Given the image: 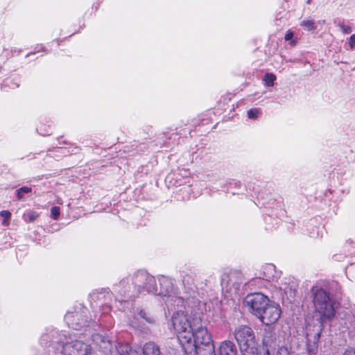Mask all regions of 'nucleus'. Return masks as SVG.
<instances>
[{"label":"nucleus","mask_w":355,"mask_h":355,"mask_svg":"<svg viewBox=\"0 0 355 355\" xmlns=\"http://www.w3.org/2000/svg\"><path fill=\"white\" fill-rule=\"evenodd\" d=\"M31 187H22L16 191V197L18 200H23L24 195L31 193Z\"/></svg>","instance_id":"obj_21"},{"label":"nucleus","mask_w":355,"mask_h":355,"mask_svg":"<svg viewBox=\"0 0 355 355\" xmlns=\"http://www.w3.org/2000/svg\"><path fill=\"white\" fill-rule=\"evenodd\" d=\"M312 302L315 313L320 316V326L327 321H331L336 315V302L330 297L325 289L313 286L311 289Z\"/></svg>","instance_id":"obj_4"},{"label":"nucleus","mask_w":355,"mask_h":355,"mask_svg":"<svg viewBox=\"0 0 355 355\" xmlns=\"http://www.w3.org/2000/svg\"><path fill=\"white\" fill-rule=\"evenodd\" d=\"M92 338L94 343L98 345L105 354L109 352L111 355L112 351H115V348H112L113 344L107 336L101 334H92Z\"/></svg>","instance_id":"obj_14"},{"label":"nucleus","mask_w":355,"mask_h":355,"mask_svg":"<svg viewBox=\"0 0 355 355\" xmlns=\"http://www.w3.org/2000/svg\"><path fill=\"white\" fill-rule=\"evenodd\" d=\"M261 114L260 108H252L248 111V116L250 119H257Z\"/></svg>","instance_id":"obj_23"},{"label":"nucleus","mask_w":355,"mask_h":355,"mask_svg":"<svg viewBox=\"0 0 355 355\" xmlns=\"http://www.w3.org/2000/svg\"><path fill=\"white\" fill-rule=\"evenodd\" d=\"M349 334L355 336V316L352 314H346L343 323H341Z\"/></svg>","instance_id":"obj_16"},{"label":"nucleus","mask_w":355,"mask_h":355,"mask_svg":"<svg viewBox=\"0 0 355 355\" xmlns=\"http://www.w3.org/2000/svg\"><path fill=\"white\" fill-rule=\"evenodd\" d=\"M316 336H317V338L318 339L320 338V332H318Z\"/></svg>","instance_id":"obj_35"},{"label":"nucleus","mask_w":355,"mask_h":355,"mask_svg":"<svg viewBox=\"0 0 355 355\" xmlns=\"http://www.w3.org/2000/svg\"><path fill=\"white\" fill-rule=\"evenodd\" d=\"M198 274L192 270L182 271L181 278L184 286V291L182 295L173 286V280L168 277L160 276L158 277L160 290L155 295L163 297V300L168 309V312L175 309V306L184 305V301L188 304L191 309H200L202 302L200 300V294L198 291L202 288L204 282H199Z\"/></svg>","instance_id":"obj_1"},{"label":"nucleus","mask_w":355,"mask_h":355,"mask_svg":"<svg viewBox=\"0 0 355 355\" xmlns=\"http://www.w3.org/2000/svg\"><path fill=\"white\" fill-rule=\"evenodd\" d=\"M132 285L138 294H156L157 291L156 280L146 270L135 272L131 277Z\"/></svg>","instance_id":"obj_9"},{"label":"nucleus","mask_w":355,"mask_h":355,"mask_svg":"<svg viewBox=\"0 0 355 355\" xmlns=\"http://www.w3.org/2000/svg\"><path fill=\"white\" fill-rule=\"evenodd\" d=\"M277 355H290V351L286 346H282L278 348Z\"/></svg>","instance_id":"obj_28"},{"label":"nucleus","mask_w":355,"mask_h":355,"mask_svg":"<svg viewBox=\"0 0 355 355\" xmlns=\"http://www.w3.org/2000/svg\"><path fill=\"white\" fill-rule=\"evenodd\" d=\"M270 277H271V276H270V275H266V274L264 273V275H263V279H266V280H267V281H270Z\"/></svg>","instance_id":"obj_34"},{"label":"nucleus","mask_w":355,"mask_h":355,"mask_svg":"<svg viewBox=\"0 0 355 355\" xmlns=\"http://www.w3.org/2000/svg\"><path fill=\"white\" fill-rule=\"evenodd\" d=\"M343 355H355V349H348L344 352Z\"/></svg>","instance_id":"obj_32"},{"label":"nucleus","mask_w":355,"mask_h":355,"mask_svg":"<svg viewBox=\"0 0 355 355\" xmlns=\"http://www.w3.org/2000/svg\"><path fill=\"white\" fill-rule=\"evenodd\" d=\"M291 44H295L294 42H291Z\"/></svg>","instance_id":"obj_36"},{"label":"nucleus","mask_w":355,"mask_h":355,"mask_svg":"<svg viewBox=\"0 0 355 355\" xmlns=\"http://www.w3.org/2000/svg\"><path fill=\"white\" fill-rule=\"evenodd\" d=\"M216 355L214 343L198 347L194 350L193 355Z\"/></svg>","instance_id":"obj_17"},{"label":"nucleus","mask_w":355,"mask_h":355,"mask_svg":"<svg viewBox=\"0 0 355 355\" xmlns=\"http://www.w3.org/2000/svg\"><path fill=\"white\" fill-rule=\"evenodd\" d=\"M297 287V284L294 282H292L289 284H286V282L282 284V285L279 286V288L283 291L286 295L293 298L295 295Z\"/></svg>","instance_id":"obj_18"},{"label":"nucleus","mask_w":355,"mask_h":355,"mask_svg":"<svg viewBox=\"0 0 355 355\" xmlns=\"http://www.w3.org/2000/svg\"><path fill=\"white\" fill-rule=\"evenodd\" d=\"M112 293L107 289L102 288L96 290L89 294L90 306L95 313V320L98 322H104V318H107L111 311V302Z\"/></svg>","instance_id":"obj_6"},{"label":"nucleus","mask_w":355,"mask_h":355,"mask_svg":"<svg viewBox=\"0 0 355 355\" xmlns=\"http://www.w3.org/2000/svg\"><path fill=\"white\" fill-rule=\"evenodd\" d=\"M281 308L279 305L275 302L270 301L266 307L263 310V313L258 317L260 320L269 325L275 323L281 315Z\"/></svg>","instance_id":"obj_11"},{"label":"nucleus","mask_w":355,"mask_h":355,"mask_svg":"<svg viewBox=\"0 0 355 355\" xmlns=\"http://www.w3.org/2000/svg\"><path fill=\"white\" fill-rule=\"evenodd\" d=\"M86 307L79 305L73 311L66 313L64 320L69 327L75 330L84 329L85 331H89L90 334L91 329H94L97 324L95 318L94 320L88 319Z\"/></svg>","instance_id":"obj_8"},{"label":"nucleus","mask_w":355,"mask_h":355,"mask_svg":"<svg viewBox=\"0 0 355 355\" xmlns=\"http://www.w3.org/2000/svg\"><path fill=\"white\" fill-rule=\"evenodd\" d=\"M270 302L268 297L261 293L248 295L244 300L245 306L250 309L251 312L257 318L263 313V310Z\"/></svg>","instance_id":"obj_10"},{"label":"nucleus","mask_w":355,"mask_h":355,"mask_svg":"<svg viewBox=\"0 0 355 355\" xmlns=\"http://www.w3.org/2000/svg\"><path fill=\"white\" fill-rule=\"evenodd\" d=\"M111 304H112L111 310L113 308H116L119 311H124L125 308L127 307V305L129 304V302H128L127 300H123V299L118 300V299L115 298L114 301L112 299Z\"/></svg>","instance_id":"obj_20"},{"label":"nucleus","mask_w":355,"mask_h":355,"mask_svg":"<svg viewBox=\"0 0 355 355\" xmlns=\"http://www.w3.org/2000/svg\"><path fill=\"white\" fill-rule=\"evenodd\" d=\"M338 26H340V28H341L342 32L344 34H349L352 31V28L351 26L345 25L343 23H340L338 24Z\"/></svg>","instance_id":"obj_27"},{"label":"nucleus","mask_w":355,"mask_h":355,"mask_svg":"<svg viewBox=\"0 0 355 355\" xmlns=\"http://www.w3.org/2000/svg\"><path fill=\"white\" fill-rule=\"evenodd\" d=\"M349 44L351 49H355V34H353L349 37Z\"/></svg>","instance_id":"obj_29"},{"label":"nucleus","mask_w":355,"mask_h":355,"mask_svg":"<svg viewBox=\"0 0 355 355\" xmlns=\"http://www.w3.org/2000/svg\"><path fill=\"white\" fill-rule=\"evenodd\" d=\"M267 271L272 272L274 270V266L272 265L268 266L265 268Z\"/></svg>","instance_id":"obj_33"},{"label":"nucleus","mask_w":355,"mask_h":355,"mask_svg":"<svg viewBox=\"0 0 355 355\" xmlns=\"http://www.w3.org/2000/svg\"><path fill=\"white\" fill-rule=\"evenodd\" d=\"M60 207L54 206L51 209V216L54 220H57L60 216Z\"/></svg>","instance_id":"obj_26"},{"label":"nucleus","mask_w":355,"mask_h":355,"mask_svg":"<svg viewBox=\"0 0 355 355\" xmlns=\"http://www.w3.org/2000/svg\"><path fill=\"white\" fill-rule=\"evenodd\" d=\"M242 355H256L258 347L255 334L248 325H239L233 332Z\"/></svg>","instance_id":"obj_7"},{"label":"nucleus","mask_w":355,"mask_h":355,"mask_svg":"<svg viewBox=\"0 0 355 355\" xmlns=\"http://www.w3.org/2000/svg\"><path fill=\"white\" fill-rule=\"evenodd\" d=\"M28 217L29 222H33L37 217V215L35 214L34 213H31L28 215Z\"/></svg>","instance_id":"obj_31"},{"label":"nucleus","mask_w":355,"mask_h":355,"mask_svg":"<svg viewBox=\"0 0 355 355\" xmlns=\"http://www.w3.org/2000/svg\"><path fill=\"white\" fill-rule=\"evenodd\" d=\"M276 80V76L272 73H266L263 77L264 84L266 87H272Z\"/></svg>","instance_id":"obj_22"},{"label":"nucleus","mask_w":355,"mask_h":355,"mask_svg":"<svg viewBox=\"0 0 355 355\" xmlns=\"http://www.w3.org/2000/svg\"><path fill=\"white\" fill-rule=\"evenodd\" d=\"M204 306L205 304L202 303L200 309H191V311H194L192 329L193 337H191V340L184 339L185 341H182L181 343L184 352L188 355H193L197 347L213 343L211 335L205 325L203 324L200 317Z\"/></svg>","instance_id":"obj_3"},{"label":"nucleus","mask_w":355,"mask_h":355,"mask_svg":"<svg viewBox=\"0 0 355 355\" xmlns=\"http://www.w3.org/2000/svg\"><path fill=\"white\" fill-rule=\"evenodd\" d=\"M300 25L304 27L307 31H313L316 28V26L312 20H303Z\"/></svg>","instance_id":"obj_25"},{"label":"nucleus","mask_w":355,"mask_h":355,"mask_svg":"<svg viewBox=\"0 0 355 355\" xmlns=\"http://www.w3.org/2000/svg\"><path fill=\"white\" fill-rule=\"evenodd\" d=\"M0 216L3 218L2 225L8 226L10 224V220L11 218V213L8 210H3L0 212Z\"/></svg>","instance_id":"obj_24"},{"label":"nucleus","mask_w":355,"mask_h":355,"mask_svg":"<svg viewBox=\"0 0 355 355\" xmlns=\"http://www.w3.org/2000/svg\"><path fill=\"white\" fill-rule=\"evenodd\" d=\"M174 313L171 317L173 326L178 334V339L180 343L182 341L191 340L193 329V318L194 311H191V306H188L186 301H184V305L182 306H175V309H173Z\"/></svg>","instance_id":"obj_5"},{"label":"nucleus","mask_w":355,"mask_h":355,"mask_svg":"<svg viewBox=\"0 0 355 355\" xmlns=\"http://www.w3.org/2000/svg\"><path fill=\"white\" fill-rule=\"evenodd\" d=\"M219 355H237L235 344L230 340H225L220 343Z\"/></svg>","instance_id":"obj_15"},{"label":"nucleus","mask_w":355,"mask_h":355,"mask_svg":"<svg viewBox=\"0 0 355 355\" xmlns=\"http://www.w3.org/2000/svg\"><path fill=\"white\" fill-rule=\"evenodd\" d=\"M293 37V33L291 31H288L284 36L286 41L291 40Z\"/></svg>","instance_id":"obj_30"},{"label":"nucleus","mask_w":355,"mask_h":355,"mask_svg":"<svg viewBox=\"0 0 355 355\" xmlns=\"http://www.w3.org/2000/svg\"><path fill=\"white\" fill-rule=\"evenodd\" d=\"M277 347L279 344L275 333L270 329H266L262 339L263 352L261 354L271 355L276 351Z\"/></svg>","instance_id":"obj_13"},{"label":"nucleus","mask_w":355,"mask_h":355,"mask_svg":"<svg viewBox=\"0 0 355 355\" xmlns=\"http://www.w3.org/2000/svg\"><path fill=\"white\" fill-rule=\"evenodd\" d=\"M130 286L127 279H122L119 284L114 286V291L119 293L122 295H129V289Z\"/></svg>","instance_id":"obj_19"},{"label":"nucleus","mask_w":355,"mask_h":355,"mask_svg":"<svg viewBox=\"0 0 355 355\" xmlns=\"http://www.w3.org/2000/svg\"><path fill=\"white\" fill-rule=\"evenodd\" d=\"M155 320L154 317L148 311L142 309H137V314H135L132 318H129L130 324L135 329L142 331L145 323L153 324Z\"/></svg>","instance_id":"obj_12"},{"label":"nucleus","mask_w":355,"mask_h":355,"mask_svg":"<svg viewBox=\"0 0 355 355\" xmlns=\"http://www.w3.org/2000/svg\"><path fill=\"white\" fill-rule=\"evenodd\" d=\"M40 345L45 352L40 355H91L92 348L83 342L74 340L64 332L47 329L40 338Z\"/></svg>","instance_id":"obj_2"}]
</instances>
